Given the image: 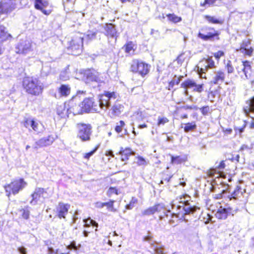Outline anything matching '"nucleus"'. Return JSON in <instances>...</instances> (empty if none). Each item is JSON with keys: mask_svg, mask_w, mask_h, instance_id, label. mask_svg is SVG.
I'll use <instances>...</instances> for the list:
<instances>
[{"mask_svg": "<svg viewBox=\"0 0 254 254\" xmlns=\"http://www.w3.org/2000/svg\"><path fill=\"white\" fill-rule=\"evenodd\" d=\"M226 67L228 73H232L234 72V69L233 65L230 61H229L226 64Z\"/></svg>", "mask_w": 254, "mask_h": 254, "instance_id": "nucleus-51", "label": "nucleus"}, {"mask_svg": "<svg viewBox=\"0 0 254 254\" xmlns=\"http://www.w3.org/2000/svg\"><path fill=\"white\" fill-rule=\"evenodd\" d=\"M221 182L218 183L216 179L213 180L211 182V187L210 188V191L212 192L216 193L213 194V198L215 199H220L223 198V197H225V194H227L224 190H218L220 189V186L222 185Z\"/></svg>", "mask_w": 254, "mask_h": 254, "instance_id": "nucleus-13", "label": "nucleus"}, {"mask_svg": "<svg viewBox=\"0 0 254 254\" xmlns=\"http://www.w3.org/2000/svg\"><path fill=\"white\" fill-rule=\"evenodd\" d=\"M152 236L150 235V233H148V235L144 238V240L148 242L151 245V243H154L155 242L152 241Z\"/></svg>", "mask_w": 254, "mask_h": 254, "instance_id": "nucleus-56", "label": "nucleus"}, {"mask_svg": "<svg viewBox=\"0 0 254 254\" xmlns=\"http://www.w3.org/2000/svg\"><path fill=\"white\" fill-rule=\"evenodd\" d=\"M114 193L118 194V190L116 188L110 187L107 191V195L110 196Z\"/></svg>", "mask_w": 254, "mask_h": 254, "instance_id": "nucleus-55", "label": "nucleus"}, {"mask_svg": "<svg viewBox=\"0 0 254 254\" xmlns=\"http://www.w3.org/2000/svg\"><path fill=\"white\" fill-rule=\"evenodd\" d=\"M119 154L121 155V160L122 161H126L128 159L130 155H134V152L129 148L124 149L122 147L119 152Z\"/></svg>", "mask_w": 254, "mask_h": 254, "instance_id": "nucleus-26", "label": "nucleus"}, {"mask_svg": "<svg viewBox=\"0 0 254 254\" xmlns=\"http://www.w3.org/2000/svg\"><path fill=\"white\" fill-rule=\"evenodd\" d=\"M48 253L49 254H56V251L52 247L48 248Z\"/></svg>", "mask_w": 254, "mask_h": 254, "instance_id": "nucleus-64", "label": "nucleus"}, {"mask_svg": "<svg viewBox=\"0 0 254 254\" xmlns=\"http://www.w3.org/2000/svg\"><path fill=\"white\" fill-rule=\"evenodd\" d=\"M130 69L131 71L138 73L143 77L149 72L150 65L141 61L134 60L131 63Z\"/></svg>", "mask_w": 254, "mask_h": 254, "instance_id": "nucleus-7", "label": "nucleus"}, {"mask_svg": "<svg viewBox=\"0 0 254 254\" xmlns=\"http://www.w3.org/2000/svg\"><path fill=\"white\" fill-rule=\"evenodd\" d=\"M46 193V191L43 188H36L34 192L31 194L32 197L30 203L31 205H35L38 203L39 201L43 202L45 198L44 194Z\"/></svg>", "mask_w": 254, "mask_h": 254, "instance_id": "nucleus-14", "label": "nucleus"}, {"mask_svg": "<svg viewBox=\"0 0 254 254\" xmlns=\"http://www.w3.org/2000/svg\"><path fill=\"white\" fill-rule=\"evenodd\" d=\"M66 249L67 250H77L78 249L79 247L76 246V242L74 241H73L70 243V244L66 246Z\"/></svg>", "mask_w": 254, "mask_h": 254, "instance_id": "nucleus-50", "label": "nucleus"}, {"mask_svg": "<svg viewBox=\"0 0 254 254\" xmlns=\"http://www.w3.org/2000/svg\"><path fill=\"white\" fill-rule=\"evenodd\" d=\"M247 105L244 107V112L247 116L251 117L250 113H254V97L250 100L247 101Z\"/></svg>", "mask_w": 254, "mask_h": 254, "instance_id": "nucleus-27", "label": "nucleus"}, {"mask_svg": "<svg viewBox=\"0 0 254 254\" xmlns=\"http://www.w3.org/2000/svg\"><path fill=\"white\" fill-rule=\"evenodd\" d=\"M240 51L241 53L251 56L253 52V49L252 46L251 40L249 39H246L243 40Z\"/></svg>", "mask_w": 254, "mask_h": 254, "instance_id": "nucleus-20", "label": "nucleus"}, {"mask_svg": "<svg viewBox=\"0 0 254 254\" xmlns=\"http://www.w3.org/2000/svg\"><path fill=\"white\" fill-rule=\"evenodd\" d=\"M233 208L230 206H227L226 207H223L221 206L215 215L218 219H225L229 215H233Z\"/></svg>", "mask_w": 254, "mask_h": 254, "instance_id": "nucleus-18", "label": "nucleus"}, {"mask_svg": "<svg viewBox=\"0 0 254 254\" xmlns=\"http://www.w3.org/2000/svg\"><path fill=\"white\" fill-rule=\"evenodd\" d=\"M105 30V35L107 36L116 38L118 37L117 31L114 24L112 23L106 24Z\"/></svg>", "mask_w": 254, "mask_h": 254, "instance_id": "nucleus-25", "label": "nucleus"}, {"mask_svg": "<svg viewBox=\"0 0 254 254\" xmlns=\"http://www.w3.org/2000/svg\"><path fill=\"white\" fill-rule=\"evenodd\" d=\"M23 86L26 91L33 95H39L43 90V83L37 78L26 77L23 81Z\"/></svg>", "mask_w": 254, "mask_h": 254, "instance_id": "nucleus-3", "label": "nucleus"}, {"mask_svg": "<svg viewBox=\"0 0 254 254\" xmlns=\"http://www.w3.org/2000/svg\"><path fill=\"white\" fill-rule=\"evenodd\" d=\"M226 74L224 70L220 69L214 72L211 76L210 84L221 85L225 80Z\"/></svg>", "mask_w": 254, "mask_h": 254, "instance_id": "nucleus-15", "label": "nucleus"}, {"mask_svg": "<svg viewBox=\"0 0 254 254\" xmlns=\"http://www.w3.org/2000/svg\"><path fill=\"white\" fill-rule=\"evenodd\" d=\"M23 125L25 127L28 128L29 130H31L30 128H31L37 133L43 131V126L42 124L31 118H25L23 122Z\"/></svg>", "mask_w": 254, "mask_h": 254, "instance_id": "nucleus-12", "label": "nucleus"}, {"mask_svg": "<svg viewBox=\"0 0 254 254\" xmlns=\"http://www.w3.org/2000/svg\"><path fill=\"white\" fill-rule=\"evenodd\" d=\"M136 159V162L138 166H146L147 164L146 160L141 156H137Z\"/></svg>", "mask_w": 254, "mask_h": 254, "instance_id": "nucleus-48", "label": "nucleus"}, {"mask_svg": "<svg viewBox=\"0 0 254 254\" xmlns=\"http://www.w3.org/2000/svg\"><path fill=\"white\" fill-rule=\"evenodd\" d=\"M186 158L185 157H182L180 156H172L171 162L173 164H180L184 163L186 161Z\"/></svg>", "mask_w": 254, "mask_h": 254, "instance_id": "nucleus-40", "label": "nucleus"}, {"mask_svg": "<svg viewBox=\"0 0 254 254\" xmlns=\"http://www.w3.org/2000/svg\"><path fill=\"white\" fill-rule=\"evenodd\" d=\"M105 206L104 202H97L95 203V207L97 208H103Z\"/></svg>", "mask_w": 254, "mask_h": 254, "instance_id": "nucleus-63", "label": "nucleus"}, {"mask_svg": "<svg viewBox=\"0 0 254 254\" xmlns=\"http://www.w3.org/2000/svg\"><path fill=\"white\" fill-rule=\"evenodd\" d=\"M216 0H205V1L203 3V5H208V6H210L211 5H213Z\"/></svg>", "mask_w": 254, "mask_h": 254, "instance_id": "nucleus-60", "label": "nucleus"}, {"mask_svg": "<svg viewBox=\"0 0 254 254\" xmlns=\"http://www.w3.org/2000/svg\"><path fill=\"white\" fill-rule=\"evenodd\" d=\"M190 197L188 195L181 196L174 200L171 204L173 212L170 209L164 208L163 205L158 204L150 207L142 211V215L149 216L154 214L156 212H160L163 210V215L159 216L162 220L165 217L170 218L169 223L170 225H176V220H184L187 221L186 216L187 215L192 214L195 217L200 213V208L196 206L191 204L189 202Z\"/></svg>", "mask_w": 254, "mask_h": 254, "instance_id": "nucleus-1", "label": "nucleus"}, {"mask_svg": "<svg viewBox=\"0 0 254 254\" xmlns=\"http://www.w3.org/2000/svg\"><path fill=\"white\" fill-rule=\"evenodd\" d=\"M89 221V224L92 225L94 227H97L98 226V223L94 220H92V219H89L87 221H85V220H84V221L85 222V223L87 224L88 223V221Z\"/></svg>", "mask_w": 254, "mask_h": 254, "instance_id": "nucleus-59", "label": "nucleus"}, {"mask_svg": "<svg viewBox=\"0 0 254 254\" xmlns=\"http://www.w3.org/2000/svg\"><path fill=\"white\" fill-rule=\"evenodd\" d=\"M231 193V198H232V199H233L235 200H236L239 197H240L243 194L242 189L239 186H237L235 190L232 192Z\"/></svg>", "mask_w": 254, "mask_h": 254, "instance_id": "nucleus-35", "label": "nucleus"}, {"mask_svg": "<svg viewBox=\"0 0 254 254\" xmlns=\"http://www.w3.org/2000/svg\"><path fill=\"white\" fill-rule=\"evenodd\" d=\"M76 127L77 128V138L83 142L90 140V137L92 132V127L91 125L78 123L76 125Z\"/></svg>", "mask_w": 254, "mask_h": 254, "instance_id": "nucleus-6", "label": "nucleus"}, {"mask_svg": "<svg viewBox=\"0 0 254 254\" xmlns=\"http://www.w3.org/2000/svg\"><path fill=\"white\" fill-rule=\"evenodd\" d=\"M32 51L31 42L28 40H21L15 46V52L26 55Z\"/></svg>", "mask_w": 254, "mask_h": 254, "instance_id": "nucleus-11", "label": "nucleus"}, {"mask_svg": "<svg viewBox=\"0 0 254 254\" xmlns=\"http://www.w3.org/2000/svg\"><path fill=\"white\" fill-rule=\"evenodd\" d=\"M251 66L250 62L248 61H245L244 63H241V70L245 74L246 78H248V74L250 75L249 72L251 71Z\"/></svg>", "mask_w": 254, "mask_h": 254, "instance_id": "nucleus-32", "label": "nucleus"}, {"mask_svg": "<svg viewBox=\"0 0 254 254\" xmlns=\"http://www.w3.org/2000/svg\"><path fill=\"white\" fill-rule=\"evenodd\" d=\"M70 110L71 109L68 108V104L64 103L57 106V113L61 118L68 117Z\"/></svg>", "mask_w": 254, "mask_h": 254, "instance_id": "nucleus-22", "label": "nucleus"}, {"mask_svg": "<svg viewBox=\"0 0 254 254\" xmlns=\"http://www.w3.org/2000/svg\"><path fill=\"white\" fill-rule=\"evenodd\" d=\"M137 202V199L134 197H132L129 203L126 205V208L127 209H132L134 206L135 204Z\"/></svg>", "mask_w": 254, "mask_h": 254, "instance_id": "nucleus-46", "label": "nucleus"}, {"mask_svg": "<svg viewBox=\"0 0 254 254\" xmlns=\"http://www.w3.org/2000/svg\"><path fill=\"white\" fill-rule=\"evenodd\" d=\"M202 114L204 116H206L208 115V113L210 111V109L209 106H204L199 109Z\"/></svg>", "mask_w": 254, "mask_h": 254, "instance_id": "nucleus-52", "label": "nucleus"}, {"mask_svg": "<svg viewBox=\"0 0 254 254\" xmlns=\"http://www.w3.org/2000/svg\"><path fill=\"white\" fill-rule=\"evenodd\" d=\"M15 0H2L0 2V12L7 13L15 8Z\"/></svg>", "mask_w": 254, "mask_h": 254, "instance_id": "nucleus-16", "label": "nucleus"}, {"mask_svg": "<svg viewBox=\"0 0 254 254\" xmlns=\"http://www.w3.org/2000/svg\"><path fill=\"white\" fill-rule=\"evenodd\" d=\"M204 18L209 23L221 24L223 22L221 18H217L213 16L206 15L204 16Z\"/></svg>", "mask_w": 254, "mask_h": 254, "instance_id": "nucleus-34", "label": "nucleus"}, {"mask_svg": "<svg viewBox=\"0 0 254 254\" xmlns=\"http://www.w3.org/2000/svg\"><path fill=\"white\" fill-rule=\"evenodd\" d=\"M169 20L174 23H177L182 20V18L180 17H178L174 14H169L167 15Z\"/></svg>", "mask_w": 254, "mask_h": 254, "instance_id": "nucleus-44", "label": "nucleus"}, {"mask_svg": "<svg viewBox=\"0 0 254 254\" xmlns=\"http://www.w3.org/2000/svg\"><path fill=\"white\" fill-rule=\"evenodd\" d=\"M83 36L81 33L75 34L69 42L67 50L69 54L77 56L80 55L83 49Z\"/></svg>", "mask_w": 254, "mask_h": 254, "instance_id": "nucleus-4", "label": "nucleus"}, {"mask_svg": "<svg viewBox=\"0 0 254 254\" xmlns=\"http://www.w3.org/2000/svg\"><path fill=\"white\" fill-rule=\"evenodd\" d=\"M60 79L63 81H66L69 79V72L67 69L61 72L60 75Z\"/></svg>", "mask_w": 254, "mask_h": 254, "instance_id": "nucleus-47", "label": "nucleus"}, {"mask_svg": "<svg viewBox=\"0 0 254 254\" xmlns=\"http://www.w3.org/2000/svg\"><path fill=\"white\" fill-rule=\"evenodd\" d=\"M17 251L20 254H26V249L24 247H20L18 248Z\"/></svg>", "mask_w": 254, "mask_h": 254, "instance_id": "nucleus-58", "label": "nucleus"}, {"mask_svg": "<svg viewBox=\"0 0 254 254\" xmlns=\"http://www.w3.org/2000/svg\"><path fill=\"white\" fill-rule=\"evenodd\" d=\"M19 212L22 218L25 220L29 219L30 215L29 207L25 206L24 208L19 209Z\"/></svg>", "mask_w": 254, "mask_h": 254, "instance_id": "nucleus-38", "label": "nucleus"}, {"mask_svg": "<svg viewBox=\"0 0 254 254\" xmlns=\"http://www.w3.org/2000/svg\"><path fill=\"white\" fill-rule=\"evenodd\" d=\"M194 86H195V82L191 79L185 80L181 85V87L185 89L193 88Z\"/></svg>", "mask_w": 254, "mask_h": 254, "instance_id": "nucleus-37", "label": "nucleus"}, {"mask_svg": "<svg viewBox=\"0 0 254 254\" xmlns=\"http://www.w3.org/2000/svg\"><path fill=\"white\" fill-rule=\"evenodd\" d=\"M27 184L23 179L13 181L10 184L4 187L5 190L8 196L12 193L13 194H17L20 190H23Z\"/></svg>", "mask_w": 254, "mask_h": 254, "instance_id": "nucleus-8", "label": "nucleus"}, {"mask_svg": "<svg viewBox=\"0 0 254 254\" xmlns=\"http://www.w3.org/2000/svg\"><path fill=\"white\" fill-rule=\"evenodd\" d=\"M169 122V120L166 117H159L158 119L157 125L158 126H163Z\"/></svg>", "mask_w": 254, "mask_h": 254, "instance_id": "nucleus-49", "label": "nucleus"}, {"mask_svg": "<svg viewBox=\"0 0 254 254\" xmlns=\"http://www.w3.org/2000/svg\"><path fill=\"white\" fill-rule=\"evenodd\" d=\"M134 46L135 45H134L132 42H128L124 46L125 52L129 54H133L135 50V49L134 48Z\"/></svg>", "mask_w": 254, "mask_h": 254, "instance_id": "nucleus-36", "label": "nucleus"}, {"mask_svg": "<svg viewBox=\"0 0 254 254\" xmlns=\"http://www.w3.org/2000/svg\"><path fill=\"white\" fill-rule=\"evenodd\" d=\"M225 164L224 161H221L216 168L211 169L208 171L209 176L212 178L215 177V179L217 178L219 180V174H218V173L221 170H223L225 168Z\"/></svg>", "mask_w": 254, "mask_h": 254, "instance_id": "nucleus-24", "label": "nucleus"}, {"mask_svg": "<svg viewBox=\"0 0 254 254\" xmlns=\"http://www.w3.org/2000/svg\"><path fill=\"white\" fill-rule=\"evenodd\" d=\"M10 35L7 33L5 30V27L3 26H0V41L5 40L8 36Z\"/></svg>", "mask_w": 254, "mask_h": 254, "instance_id": "nucleus-43", "label": "nucleus"}, {"mask_svg": "<svg viewBox=\"0 0 254 254\" xmlns=\"http://www.w3.org/2000/svg\"><path fill=\"white\" fill-rule=\"evenodd\" d=\"M151 248L153 249L152 254H164L163 248L161 245L156 242L151 243Z\"/></svg>", "mask_w": 254, "mask_h": 254, "instance_id": "nucleus-33", "label": "nucleus"}, {"mask_svg": "<svg viewBox=\"0 0 254 254\" xmlns=\"http://www.w3.org/2000/svg\"><path fill=\"white\" fill-rule=\"evenodd\" d=\"M117 98L116 93L105 91L104 94L100 96L99 100H95L91 97L85 98L82 103V108L86 112H99L101 109L106 110L108 109Z\"/></svg>", "mask_w": 254, "mask_h": 254, "instance_id": "nucleus-2", "label": "nucleus"}, {"mask_svg": "<svg viewBox=\"0 0 254 254\" xmlns=\"http://www.w3.org/2000/svg\"><path fill=\"white\" fill-rule=\"evenodd\" d=\"M70 87L67 84H62L58 89L59 97H67L70 93Z\"/></svg>", "mask_w": 254, "mask_h": 254, "instance_id": "nucleus-29", "label": "nucleus"}, {"mask_svg": "<svg viewBox=\"0 0 254 254\" xmlns=\"http://www.w3.org/2000/svg\"><path fill=\"white\" fill-rule=\"evenodd\" d=\"M98 149V147H95L93 150L88 153H85L84 154V158L86 159H89L91 156H92Z\"/></svg>", "mask_w": 254, "mask_h": 254, "instance_id": "nucleus-54", "label": "nucleus"}, {"mask_svg": "<svg viewBox=\"0 0 254 254\" xmlns=\"http://www.w3.org/2000/svg\"><path fill=\"white\" fill-rule=\"evenodd\" d=\"M224 190L226 192V193H227V194H225V197H223V198H228L230 200H231L232 199V198H231V193L230 192V190H228V188H227L226 190Z\"/></svg>", "mask_w": 254, "mask_h": 254, "instance_id": "nucleus-57", "label": "nucleus"}, {"mask_svg": "<svg viewBox=\"0 0 254 254\" xmlns=\"http://www.w3.org/2000/svg\"><path fill=\"white\" fill-rule=\"evenodd\" d=\"M203 90V84H197L195 83V86H194L193 91L201 93Z\"/></svg>", "mask_w": 254, "mask_h": 254, "instance_id": "nucleus-53", "label": "nucleus"}, {"mask_svg": "<svg viewBox=\"0 0 254 254\" xmlns=\"http://www.w3.org/2000/svg\"><path fill=\"white\" fill-rule=\"evenodd\" d=\"M70 208V205L60 202L56 207V213L60 219L65 218Z\"/></svg>", "mask_w": 254, "mask_h": 254, "instance_id": "nucleus-19", "label": "nucleus"}, {"mask_svg": "<svg viewBox=\"0 0 254 254\" xmlns=\"http://www.w3.org/2000/svg\"><path fill=\"white\" fill-rule=\"evenodd\" d=\"M182 78H183V76H181L180 77H177L176 75H175L173 77V79L169 82L168 85V89L171 90L172 89L175 84H179Z\"/></svg>", "mask_w": 254, "mask_h": 254, "instance_id": "nucleus-42", "label": "nucleus"}, {"mask_svg": "<svg viewBox=\"0 0 254 254\" xmlns=\"http://www.w3.org/2000/svg\"><path fill=\"white\" fill-rule=\"evenodd\" d=\"M82 79L86 83L91 82L100 83L102 81L99 73L94 69H87L84 70L83 72Z\"/></svg>", "mask_w": 254, "mask_h": 254, "instance_id": "nucleus-9", "label": "nucleus"}, {"mask_svg": "<svg viewBox=\"0 0 254 254\" xmlns=\"http://www.w3.org/2000/svg\"><path fill=\"white\" fill-rule=\"evenodd\" d=\"M219 34V32L214 28L205 26L200 29L197 36L203 41H213L218 40Z\"/></svg>", "mask_w": 254, "mask_h": 254, "instance_id": "nucleus-5", "label": "nucleus"}, {"mask_svg": "<svg viewBox=\"0 0 254 254\" xmlns=\"http://www.w3.org/2000/svg\"><path fill=\"white\" fill-rule=\"evenodd\" d=\"M114 200H110L109 202H104L105 206L107 207L108 210L112 212H115L116 210L114 208Z\"/></svg>", "mask_w": 254, "mask_h": 254, "instance_id": "nucleus-45", "label": "nucleus"}, {"mask_svg": "<svg viewBox=\"0 0 254 254\" xmlns=\"http://www.w3.org/2000/svg\"><path fill=\"white\" fill-rule=\"evenodd\" d=\"M124 106L119 103L115 104L112 107L111 114L114 116H119L123 111Z\"/></svg>", "mask_w": 254, "mask_h": 254, "instance_id": "nucleus-30", "label": "nucleus"}, {"mask_svg": "<svg viewBox=\"0 0 254 254\" xmlns=\"http://www.w3.org/2000/svg\"><path fill=\"white\" fill-rule=\"evenodd\" d=\"M240 51L241 53L251 56L253 52V49L252 46L251 40L249 39H246L243 40Z\"/></svg>", "mask_w": 254, "mask_h": 254, "instance_id": "nucleus-21", "label": "nucleus"}, {"mask_svg": "<svg viewBox=\"0 0 254 254\" xmlns=\"http://www.w3.org/2000/svg\"><path fill=\"white\" fill-rule=\"evenodd\" d=\"M49 3L48 1L43 0H35V7L37 9L40 10L44 14L49 15L50 10H46L45 8L47 7Z\"/></svg>", "mask_w": 254, "mask_h": 254, "instance_id": "nucleus-23", "label": "nucleus"}, {"mask_svg": "<svg viewBox=\"0 0 254 254\" xmlns=\"http://www.w3.org/2000/svg\"><path fill=\"white\" fill-rule=\"evenodd\" d=\"M198 72L202 78V74L205 73L206 71H208L209 69H211L215 67L214 62L211 58H208L206 59H203L200 61L197 66Z\"/></svg>", "mask_w": 254, "mask_h": 254, "instance_id": "nucleus-10", "label": "nucleus"}, {"mask_svg": "<svg viewBox=\"0 0 254 254\" xmlns=\"http://www.w3.org/2000/svg\"><path fill=\"white\" fill-rule=\"evenodd\" d=\"M68 108L71 109L70 111H69V115L71 113H72L73 115L80 114L82 113L83 110L82 108L79 105H75L73 106L72 101L69 102Z\"/></svg>", "mask_w": 254, "mask_h": 254, "instance_id": "nucleus-28", "label": "nucleus"}, {"mask_svg": "<svg viewBox=\"0 0 254 254\" xmlns=\"http://www.w3.org/2000/svg\"><path fill=\"white\" fill-rule=\"evenodd\" d=\"M196 125L194 122L187 123L185 124V126L184 127V131L186 132H188L190 131H192L196 129Z\"/></svg>", "mask_w": 254, "mask_h": 254, "instance_id": "nucleus-41", "label": "nucleus"}, {"mask_svg": "<svg viewBox=\"0 0 254 254\" xmlns=\"http://www.w3.org/2000/svg\"><path fill=\"white\" fill-rule=\"evenodd\" d=\"M55 139V138L53 135H49L48 137H43L36 141L33 147L37 150L40 147L50 145Z\"/></svg>", "mask_w": 254, "mask_h": 254, "instance_id": "nucleus-17", "label": "nucleus"}, {"mask_svg": "<svg viewBox=\"0 0 254 254\" xmlns=\"http://www.w3.org/2000/svg\"><path fill=\"white\" fill-rule=\"evenodd\" d=\"M125 123L123 121H120L119 123L117 124L115 127V131L118 133H121L123 130V133L122 135L128 134V131L126 128H125Z\"/></svg>", "mask_w": 254, "mask_h": 254, "instance_id": "nucleus-31", "label": "nucleus"}, {"mask_svg": "<svg viewBox=\"0 0 254 254\" xmlns=\"http://www.w3.org/2000/svg\"><path fill=\"white\" fill-rule=\"evenodd\" d=\"M98 33V30L94 29L92 30H88L86 33V38L89 40H93L95 39L96 35Z\"/></svg>", "mask_w": 254, "mask_h": 254, "instance_id": "nucleus-39", "label": "nucleus"}, {"mask_svg": "<svg viewBox=\"0 0 254 254\" xmlns=\"http://www.w3.org/2000/svg\"><path fill=\"white\" fill-rule=\"evenodd\" d=\"M236 63H237V65L236 66L235 65V66H236V68L237 70L238 73H240L241 72H243V71L241 70V63H244V62H243V61H239V62H236Z\"/></svg>", "mask_w": 254, "mask_h": 254, "instance_id": "nucleus-61", "label": "nucleus"}, {"mask_svg": "<svg viewBox=\"0 0 254 254\" xmlns=\"http://www.w3.org/2000/svg\"><path fill=\"white\" fill-rule=\"evenodd\" d=\"M224 55V52L221 51H219L215 53L214 56L216 59H219L220 57Z\"/></svg>", "mask_w": 254, "mask_h": 254, "instance_id": "nucleus-62", "label": "nucleus"}]
</instances>
